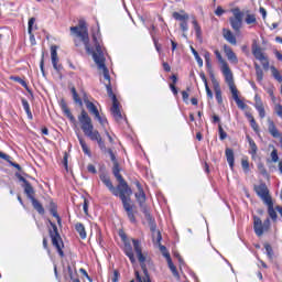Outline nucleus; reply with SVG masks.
<instances>
[{
	"label": "nucleus",
	"instance_id": "69168bd1",
	"mask_svg": "<svg viewBox=\"0 0 282 282\" xmlns=\"http://www.w3.org/2000/svg\"><path fill=\"white\" fill-rule=\"evenodd\" d=\"M120 278V274L118 273V271L113 272V278H112V282H118V279Z\"/></svg>",
	"mask_w": 282,
	"mask_h": 282
},
{
	"label": "nucleus",
	"instance_id": "c9c22d12",
	"mask_svg": "<svg viewBox=\"0 0 282 282\" xmlns=\"http://www.w3.org/2000/svg\"><path fill=\"white\" fill-rule=\"evenodd\" d=\"M78 141H79V144H80V147H82L84 153H85L86 155H90L89 147H87V143L85 142V140H83V139L80 138V135H78Z\"/></svg>",
	"mask_w": 282,
	"mask_h": 282
},
{
	"label": "nucleus",
	"instance_id": "338daca9",
	"mask_svg": "<svg viewBox=\"0 0 282 282\" xmlns=\"http://www.w3.org/2000/svg\"><path fill=\"white\" fill-rule=\"evenodd\" d=\"M258 169H259L260 173H262V175H265V167L263 166V164L260 163L258 165Z\"/></svg>",
	"mask_w": 282,
	"mask_h": 282
},
{
	"label": "nucleus",
	"instance_id": "72a5a7b5",
	"mask_svg": "<svg viewBox=\"0 0 282 282\" xmlns=\"http://www.w3.org/2000/svg\"><path fill=\"white\" fill-rule=\"evenodd\" d=\"M70 91L73 95L74 102H76V105H79V107H83V99H80L78 93H76V88L73 87Z\"/></svg>",
	"mask_w": 282,
	"mask_h": 282
},
{
	"label": "nucleus",
	"instance_id": "a18cd8bd",
	"mask_svg": "<svg viewBox=\"0 0 282 282\" xmlns=\"http://www.w3.org/2000/svg\"><path fill=\"white\" fill-rule=\"evenodd\" d=\"M250 122V127L253 129L256 133H259V124H257V121L253 119Z\"/></svg>",
	"mask_w": 282,
	"mask_h": 282
},
{
	"label": "nucleus",
	"instance_id": "c756f323",
	"mask_svg": "<svg viewBox=\"0 0 282 282\" xmlns=\"http://www.w3.org/2000/svg\"><path fill=\"white\" fill-rule=\"evenodd\" d=\"M173 19H175L176 21H181L184 22V21H188V14L187 13H184V11H181L180 12H174L173 13Z\"/></svg>",
	"mask_w": 282,
	"mask_h": 282
},
{
	"label": "nucleus",
	"instance_id": "864d4df0",
	"mask_svg": "<svg viewBox=\"0 0 282 282\" xmlns=\"http://www.w3.org/2000/svg\"><path fill=\"white\" fill-rule=\"evenodd\" d=\"M34 23H36V19L35 18H31L29 20V34H32V25H34Z\"/></svg>",
	"mask_w": 282,
	"mask_h": 282
},
{
	"label": "nucleus",
	"instance_id": "f257e3e1",
	"mask_svg": "<svg viewBox=\"0 0 282 282\" xmlns=\"http://www.w3.org/2000/svg\"><path fill=\"white\" fill-rule=\"evenodd\" d=\"M70 34H74V36H76V47H78L80 43H83L87 54H91L99 74H102L104 76V85L107 89V94L108 96H112L113 89L111 88V76H109V69L105 64V51H102V46L100 45V43H98L96 36H94V48L91 47V45H89V31L87 30V24L85 23V21H79V24L77 26H72Z\"/></svg>",
	"mask_w": 282,
	"mask_h": 282
},
{
	"label": "nucleus",
	"instance_id": "bf43d9fd",
	"mask_svg": "<svg viewBox=\"0 0 282 282\" xmlns=\"http://www.w3.org/2000/svg\"><path fill=\"white\" fill-rule=\"evenodd\" d=\"M0 158L2 159V160H6V162H11L10 161V155H8V154H6V153H3V152H0Z\"/></svg>",
	"mask_w": 282,
	"mask_h": 282
},
{
	"label": "nucleus",
	"instance_id": "e2e57ef3",
	"mask_svg": "<svg viewBox=\"0 0 282 282\" xmlns=\"http://www.w3.org/2000/svg\"><path fill=\"white\" fill-rule=\"evenodd\" d=\"M254 100H256L254 106L263 105V101H261V97H259V95L254 96Z\"/></svg>",
	"mask_w": 282,
	"mask_h": 282
},
{
	"label": "nucleus",
	"instance_id": "49530a36",
	"mask_svg": "<svg viewBox=\"0 0 282 282\" xmlns=\"http://www.w3.org/2000/svg\"><path fill=\"white\" fill-rule=\"evenodd\" d=\"M264 248H265V251H267V254H268L269 259H272V254H273L272 253V246L265 243Z\"/></svg>",
	"mask_w": 282,
	"mask_h": 282
},
{
	"label": "nucleus",
	"instance_id": "0e129e2a",
	"mask_svg": "<svg viewBox=\"0 0 282 282\" xmlns=\"http://www.w3.org/2000/svg\"><path fill=\"white\" fill-rule=\"evenodd\" d=\"M260 14H262V19H265V17H268V11H265V8L260 7Z\"/></svg>",
	"mask_w": 282,
	"mask_h": 282
},
{
	"label": "nucleus",
	"instance_id": "20e7f679",
	"mask_svg": "<svg viewBox=\"0 0 282 282\" xmlns=\"http://www.w3.org/2000/svg\"><path fill=\"white\" fill-rule=\"evenodd\" d=\"M134 252L137 253V257L139 259V263L141 264V269L144 273V276H140V272L135 271V276L139 282H151V279L149 278V271L147 270V264H144V261H147V258L144 254H142V247L140 246V241L132 239Z\"/></svg>",
	"mask_w": 282,
	"mask_h": 282
},
{
	"label": "nucleus",
	"instance_id": "bb28decb",
	"mask_svg": "<svg viewBox=\"0 0 282 282\" xmlns=\"http://www.w3.org/2000/svg\"><path fill=\"white\" fill-rule=\"evenodd\" d=\"M22 106L29 120H33L34 117L32 116V110L30 109V102L28 101V99L22 98Z\"/></svg>",
	"mask_w": 282,
	"mask_h": 282
},
{
	"label": "nucleus",
	"instance_id": "39448f33",
	"mask_svg": "<svg viewBox=\"0 0 282 282\" xmlns=\"http://www.w3.org/2000/svg\"><path fill=\"white\" fill-rule=\"evenodd\" d=\"M214 54L220 65V70L223 72V75L225 77V83H228V80H232V78H235V76L232 75V70L230 69L228 62H226V59H224L219 50H216L214 52Z\"/></svg>",
	"mask_w": 282,
	"mask_h": 282
},
{
	"label": "nucleus",
	"instance_id": "f704fd0d",
	"mask_svg": "<svg viewBox=\"0 0 282 282\" xmlns=\"http://www.w3.org/2000/svg\"><path fill=\"white\" fill-rule=\"evenodd\" d=\"M192 23H193V25H194V30H195V32H196L197 39H202V26H199V23H197V20H196V19H194V20L192 21Z\"/></svg>",
	"mask_w": 282,
	"mask_h": 282
},
{
	"label": "nucleus",
	"instance_id": "412c9836",
	"mask_svg": "<svg viewBox=\"0 0 282 282\" xmlns=\"http://www.w3.org/2000/svg\"><path fill=\"white\" fill-rule=\"evenodd\" d=\"M59 107L63 111V113L70 119L72 122H74L75 118L74 115H72V111L69 110V107H67V102H65V100H61L59 102Z\"/></svg>",
	"mask_w": 282,
	"mask_h": 282
},
{
	"label": "nucleus",
	"instance_id": "cd10ccee",
	"mask_svg": "<svg viewBox=\"0 0 282 282\" xmlns=\"http://www.w3.org/2000/svg\"><path fill=\"white\" fill-rule=\"evenodd\" d=\"M31 202H32L33 208L36 212H39L40 215H45V208H43V205L39 200H36V198H32Z\"/></svg>",
	"mask_w": 282,
	"mask_h": 282
},
{
	"label": "nucleus",
	"instance_id": "4d7b16f0",
	"mask_svg": "<svg viewBox=\"0 0 282 282\" xmlns=\"http://www.w3.org/2000/svg\"><path fill=\"white\" fill-rule=\"evenodd\" d=\"M226 11L221 8V7H217L216 11H215V15L216 17H221V14H224Z\"/></svg>",
	"mask_w": 282,
	"mask_h": 282
},
{
	"label": "nucleus",
	"instance_id": "3c124183",
	"mask_svg": "<svg viewBox=\"0 0 282 282\" xmlns=\"http://www.w3.org/2000/svg\"><path fill=\"white\" fill-rule=\"evenodd\" d=\"M241 166H242L243 171H249L250 170V163L248 162V160H242L241 161Z\"/></svg>",
	"mask_w": 282,
	"mask_h": 282
},
{
	"label": "nucleus",
	"instance_id": "4468645a",
	"mask_svg": "<svg viewBox=\"0 0 282 282\" xmlns=\"http://www.w3.org/2000/svg\"><path fill=\"white\" fill-rule=\"evenodd\" d=\"M100 180L102 182V184H105V186H107V188L110 191V193H112V195H115V197H118L119 193H120V188L113 187V183H111V178H109V176L101 174L100 175Z\"/></svg>",
	"mask_w": 282,
	"mask_h": 282
},
{
	"label": "nucleus",
	"instance_id": "393cba45",
	"mask_svg": "<svg viewBox=\"0 0 282 282\" xmlns=\"http://www.w3.org/2000/svg\"><path fill=\"white\" fill-rule=\"evenodd\" d=\"M75 230L78 232L80 239H87V231L85 230V225L77 223L75 225Z\"/></svg>",
	"mask_w": 282,
	"mask_h": 282
},
{
	"label": "nucleus",
	"instance_id": "79ce46f5",
	"mask_svg": "<svg viewBox=\"0 0 282 282\" xmlns=\"http://www.w3.org/2000/svg\"><path fill=\"white\" fill-rule=\"evenodd\" d=\"M271 162H279V151H276V149L273 148L272 152H271Z\"/></svg>",
	"mask_w": 282,
	"mask_h": 282
},
{
	"label": "nucleus",
	"instance_id": "052dcab7",
	"mask_svg": "<svg viewBox=\"0 0 282 282\" xmlns=\"http://www.w3.org/2000/svg\"><path fill=\"white\" fill-rule=\"evenodd\" d=\"M159 247H160V250H161L163 257H166V254H170L169 251L166 250V247H164L162 245H159Z\"/></svg>",
	"mask_w": 282,
	"mask_h": 282
},
{
	"label": "nucleus",
	"instance_id": "6ab92c4d",
	"mask_svg": "<svg viewBox=\"0 0 282 282\" xmlns=\"http://www.w3.org/2000/svg\"><path fill=\"white\" fill-rule=\"evenodd\" d=\"M223 36L231 45H237V37H235V34H232V31H230L228 29H223Z\"/></svg>",
	"mask_w": 282,
	"mask_h": 282
},
{
	"label": "nucleus",
	"instance_id": "0eeeda50",
	"mask_svg": "<svg viewBox=\"0 0 282 282\" xmlns=\"http://www.w3.org/2000/svg\"><path fill=\"white\" fill-rule=\"evenodd\" d=\"M253 230L258 237H262L263 232H268L270 230V218L262 221L261 218L254 216Z\"/></svg>",
	"mask_w": 282,
	"mask_h": 282
},
{
	"label": "nucleus",
	"instance_id": "5fc2aeb1",
	"mask_svg": "<svg viewBox=\"0 0 282 282\" xmlns=\"http://www.w3.org/2000/svg\"><path fill=\"white\" fill-rule=\"evenodd\" d=\"M87 171L88 173H93V175H96L97 173L96 166H94V164H88Z\"/></svg>",
	"mask_w": 282,
	"mask_h": 282
},
{
	"label": "nucleus",
	"instance_id": "680f3d73",
	"mask_svg": "<svg viewBox=\"0 0 282 282\" xmlns=\"http://www.w3.org/2000/svg\"><path fill=\"white\" fill-rule=\"evenodd\" d=\"M154 235H156V239H154V241L160 243V241H162V234H160V231H155Z\"/></svg>",
	"mask_w": 282,
	"mask_h": 282
},
{
	"label": "nucleus",
	"instance_id": "c03bdc74",
	"mask_svg": "<svg viewBox=\"0 0 282 282\" xmlns=\"http://www.w3.org/2000/svg\"><path fill=\"white\" fill-rule=\"evenodd\" d=\"M83 210H84L85 215H89V200L88 199H84Z\"/></svg>",
	"mask_w": 282,
	"mask_h": 282
},
{
	"label": "nucleus",
	"instance_id": "9b49d317",
	"mask_svg": "<svg viewBox=\"0 0 282 282\" xmlns=\"http://www.w3.org/2000/svg\"><path fill=\"white\" fill-rule=\"evenodd\" d=\"M254 191L258 197L262 199L263 204L272 202V196H270V189H268V186L265 184L256 185Z\"/></svg>",
	"mask_w": 282,
	"mask_h": 282
},
{
	"label": "nucleus",
	"instance_id": "ea45409f",
	"mask_svg": "<svg viewBox=\"0 0 282 282\" xmlns=\"http://www.w3.org/2000/svg\"><path fill=\"white\" fill-rule=\"evenodd\" d=\"M247 25H252V23H257V17L254 14H248L246 18Z\"/></svg>",
	"mask_w": 282,
	"mask_h": 282
},
{
	"label": "nucleus",
	"instance_id": "473e14b6",
	"mask_svg": "<svg viewBox=\"0 0 282 282\" xmlns=\"http://www.w3.org/2000/svg\"><path fill=\"white\" fill-rule=\"evenodd\" d=\"M50 213L57 219V224H61V216H58V213L56 212V204H54V202H51L50 204Z\"/></svg>",
	"mask_w": 282,
	"mask_h": 282
},
{
	"label": "nucleus",
	"instance_id": "9d476101",
	"mask_svg": "<svg viewBox=\"0 0 282 282\" xmlns=\"http://www.w3.org/2000/svg\"><path fill=\"white\" fill-rule=\"evenodd\" d=\"M226 83L231 91L236 105L239 107V109H246V107L248 106L241 99H239V91L237 90V86L235 85V78L229 79Z\"/></svg>",
	"mask_w": 282,
	"mask_h": 282
},
{
	"label": "nucleus",
	"instance_id": "1a4fd4ad",
	"mask_svg": "<svg viewBox=\"0 0 282 282\" xmlns=\"http://www.w3.org/2000/svg\"><path fill=\"white\" fill-rule=\"evenodd\" d=\"M232 14L234 17L229 19L230 25L235 32H239L243 23V13L239 9H234Z\"/></svg>",
	"mask_w": 282,
	"mask_h": 282
},
{
	"label": "nucleus",
	"instance_id": "37998d69",
	"mask_svg": "<svg viewBox=\"0 0 282 282\" xmlns=\"http://www.w3.org/2000/svg\"><path fill=\"white\" fill-rule=\"evenodd\" d=\"M96 120H98V122L101 124V127H105L107 124V118L101 117L100 113L98 116L95 117Z\"/></svg>",
	"mask_w": 282,
	"mask_h": 282
},
{
	"label": "nucleus",
	"instance_id": "c85d7f7f",
	"mask_svg": "<svg viewBox=\"0 0 282 282\" xmlns=\"http://www.w3.org/2000/svg\"><path fill=\"white\" fill-rule=\"evenodd\" d=\"M24 193L26 194V197H29V199H34V188L29 182H25Z\"/></svg>",
	"mask_w": 282,
	"mask_h": 282
},
{
	"label": "nucleus",
	"instance_id": "6e6d98bb",
	"mask_svg": "<svg viewBox=\"0 0 282 282\" xmlns=\"http://www.w3.org/2000/svg\"><path fill=\"white\" fill-rule=\"evenodd\" d=\"M207 97L213 100V90H210V87H208V84L205 85Z\"/></svg>",
	"mask_w": 282,
	"mask_h": 282
},
{
	"label": "nucleus",
	"instance_id": "e433bc0d",
	"mask_svg": "<svg viewBox=\"0 0 282 282\" xmlns=\"http://www.w3.org/2000/svg\"><path fill=\"white\" fill-rule=\"evenodd\" d=\"M191 50L198 66L204 67V59H202V57L199 56V53H197L193 47H191Z\"/></svg>",
	"mask_w": 282,
	"mask_h": 282
},
{
	"label": "nucleus",
	"instance_id": "aec40b11",
	"mask_svg": "<svg viewBox=\"0 0 282 282\" xmlns=\"http://www.w3.org/2000/svg\"><path fill=\"white\" fill-rule=\"evenodd\" d=\"M84 104L86 105V108L88 109L89 113H91L93 116H98L100 112L98 111V107H96V105H94V102L89 101V99H87V97H84Z\"/></svg>",
	"mask_w": 282,
	"mask_h": 282
},
{
	"label": "nucleus",
	"instance_id": "09e8293b",
	"mask_svg": "<svg viewBox=\"0 0 282 282\" xmlns=\"http://www.w3.org/2000/svg\"><path fill=\"white\" fill-rule=\"evenodd\" d=\"M256 76H257L258 83H261V80H263V69L256 70Z\"/></svg>",
	"mask_w": 282,
	"mask_h": 282
},
{
	"label": "nucleus",
	"instance_id": "f3484780",
	"mask_svg": "<svg viewBox=\"0 0 282 282\" xmlns=\"http://www.w3.org/2000/svg\"><path fill=\"white\" fill-rule=\"evenodd\" d=\"M135 186L138 188V192L134 194V196L135 199L139 202L140 206L142 207V204L147 202V195L144 194V189H142V185H140V182H137Z\"/></svg>",
	"mask_w": 282,
	"mask_h": 282
},
{
	"label": "nucleus",
	"instance_id": "de8ad7c7",
	"mask_svg": "<svg viewBox=\"0 0 282 282\" xmlns=\"http://www.w3.org/2000/svg\"><path fill=\"white\" fill-rule=\"evenodd\" d=\"M180 28L183 32H188V21L181 22Z\"/></svg>",
	"mask_w": 282,
	"mask_h": 282
},
{
	"label": "nucleus",
	"instance_id": "a19ab883",
	"mask_svg": "<svg viewBox=\"0 0 282 282\" xmlns=\"http://www.w3.org/2000/svg\"><path fill=\"white\" fill-rule=\"evenodd\" d=\"M218 133L220 140H226V138H228V134L226 133V131H224L221 124L218 126Z\"/></svg>",
	"mask_w": 282,
	"mask_h": 282
},
{
	"label": "nucleus",
	"instance_id": "603ef678",
	"mask_svg": "<svg viewBox=\"0 0 282 282\" xmlns=\"http://www.w3.org/2000/svg\"><path fill=\"white\" fill-rule=\"evenodd\" d=\"M274 109H275V113H276L280 118H282V106H281V104H276Z\"/></svg>",
	"mask_w": 282,
	"mask_h": 282
},
{
	"label": "nucleus",
	"instance_id": "2f4dec72",
	"mask_svg": "<svg viewBox=\"0 0 282 282\" xmlns=\"http://www.w3.org/2000/svg\"><path fill=\"white\" fill-rule=\"evenodd\" d=\"M165 259L167 261L172 274H174V276H177V269L175 268V264H173V260H171V254H165Z\"/></svg>",
	"mask_w": 282,
	"mask_h": 282
},
{
	"label": "nucleus",
	"instance_id": "7c9ffc66",
	"mask_svg": "<svg viewBox=\"0 0 282 282\" xmlns=\"http://www.w3.org/2000/svg\"><path fill=\"white\" fill-rule=\"evenodd\" d=\"M124 252H126L127 257L130 259L131 263H134L135 257L133 256V249L131 248V245L126 243Z\"/></svg>",
	"mask_w": 282,
	"mask_h": 282
},
{
	"label": "nucleus",
	"instance_id": "6e6552de",
	"mask_svg": "<svg viewBox=\"0 0 282 282\" xmlns=\"http://www.w3.org/2000/svg\"><path fill=\"white\" fill-rule=\"evenodd\" d=\"M251 52H252L254 58L261 63L263 69H269L270 59H268L265 53H263V50L259 45L253 44Z\"/></svg>",
	"mask_w": 282,
	"mask_h": 282
},
{
	"label": "nucleus",
	"instance_id": "13d9d810",
	"mask_svg": "<svg viewBox=\"0 0 282 282\" xmlns=\"http://www.w3.org/2000/svg\"><path fill=\"white\" fill-rule=\"evenodd\" d=\"M205 63L207 67H210V53L208 52L205 53Z\"/></svg>",
	"mask_w": 282,
	"mask_h": 282
},
{
	"label": "nucleus",
	"instance_id": "2eb2a0df",
	"mask_svg": "<svg viewBox=\"0 0 282 282\" xmlns=\"http://www.w3.org/2000/svg\"><path fill=\"white\" fill-rule=\"evenodd\" d=\"M58 46L53 45L51 46V61H52V65L54 67V69L56 72H61V65H58Z\"/></svg>",
	"mask_w": 282,
	"mask_h": 282
},
{
	"label": "nucleus",
	"instance_id": "a878e982",
	"mask_svg": "<svg viewBox=\"0 0 282 282\" xmlns=\"http://www.w3.org/2000/svg\"><path fill=\"white\" fill-rule=\"evenodd\" d=\"M247 140L249 142V153H251V155H257V152L259 151V148L257 147V143L254 142V140H252V138H250V135H247Z\"/></svg>",
	"mask_w": 282,
	"mask_h": 282
},
{
	"label": "nucleus",
	"instance_id": "b1692460",
	"mask_svg": "<svg viewBox=\"0 0 282 282\" xmlns=\"http://www.w3.org/2000/svg\"><path fill=\"white\" fill-rule=\"evenodd\" d=\"M268 124H269V133H271L272 137L274 138H281V132H279V129H276L274 121L269 119Z\"/></svg>",
	"mask_w": 282,
	"mask_h": 282
},
{
	"label": "nucleus",
	"instance_id": "7ed1b4c3",
	"mask_svg": "<svg viewBox=\"0 0 282 282\" xmlns=\"http://www.w3.org/2000/svg\"><path fill=\"white\" fill-rule=\"evenodd\" d=\"M78 120L82 124V130L84 131L85 135H87V138H90V140H95L100 149H105V141H102L100 132H98V130H94V123H91V118L89 117L87 111L82 110Z\"/></svg>",
	"mask_w": 282,
	"mask_h": 282
},
{
	"label": "nucleus",
	"instance_id": "a211bd4d",
	"mask_svg": "<svg viewBox=\"0 0 282 282\" xmlns=\"http://www.w3.org/2000/svg\"><path fill=\"white\" fill-rule=\"evenodd\" d=\"M212 83L214 86V91L216 94V100L219 105H221V102H224V99L221 98V87L219 86V82L215 77H213Z\"/></svg>",
	"mask_w": 282,
	"mask_h": 282
},
{
	"label": "nucleus",
	"instance_id": "f8f14e48",
	"mask_svg": "<svg viewBox=\"0 0 282 282\" xmlns=\"http://www.w3.org/2000/svg\"><path fill=\"white\" fill-rule=\"evenodd\" d=\"M108 96L112 100V107L110 108L111 115L113 116L115 120L119 122V120L122 118V111H120V102L118 101L116 94Z\"/></svg>",
	"mask_w": 282,
	"mask_h": 282
},
{
	"label": "nucleus",
	"instance_id": "774afa93",
	"mask_svg": "<svg viewBox=\"0 0 282 282\" xmlns=\"http://www.w3.org/2000/svg\"><path fill=\"white\" fill-rule=\"evenodd\" d=\"M183 100L186 102L188 100V93L182 91Z\"/></svg>",
	"mask_w": 282,
	"mask_h": 282
},
{
	"label": "nucleus",
	"instance_id": "8fccbe9b",
	"mask_svg": "<svg viewBox=\"0 0 282 282\" xmlns=\"http://www.w3.org/2000/svg\"><path fill=\"white\" fill-rule=\"evenodd\" d=\"M13 80H15V83H19L20 85H22V87L28 88V83H25V80L21 79V77H13Z\"/></svg>",
	"mask_w": 282,
	"mask_h": 282
},
{
	"label": "nucleus",
	"instance_id": "ddd939ff",
	"mask_svg": "<svg viewBox=\"0 0 282 282\" xmlns=\"http://www.w3.org/2000/svg\"><path fill=\"white\" fill-rule=\"evenodd\" d=\"M108 153L110 155V160L113 163L112 173L118 182H124L122 174H120V165L118 164V160L116 159V154H113L112 149H108Z\"/></svg>",
	"mask_w": 282,
	"mask_h": 282
},
{
	"label": "nucleus",
	"instance_id": "423d86ee",
	"mask_svg": "<svg viewBox=\"0 0 282 282\" xmlns=\"http://www.w3.org/2000/svg\"><path fill=\"white\" fill-rule=\"evenodd\" d=\"M50 225L53 228V231H51L52 243L53 246L56 247V250L59 257H65V253L63 252V248H64L63 239L61 238V235H58V228L52 221H50Z\"/></svg>",
	"mask_w": 282,
	"mask_h": 282
},
{
	"label": "nucleus",
	"instance_id": "dca6fc26",
	"mask_svg": "<svg viewBox=\"0 0 282 282\" xmlns=\"http://www.w3.org/2000/svg\"><path fill=\"white\" fill-rule=\"evenodd\" d=\"M224 52H225V55H226L227 59L229 62H231L232 65H237L239 63V58L237 57V54H235L232 52V48H230V46L225 45L224 46Z\"/></svg>",
	"mask_w": 282,
	"mask_h": 282
},
{
	"label": "nucleus",
	"instance_id": "f03ea898",
	"mask_svg": "<svg viewBox=\"0 0 282 282\" xmlns=\"http://www.w3.org/2000/svg\"><path fill=\"white\" fill-rule=\"evenodd\" d=\"M118 188V197H120L122 202L123 208L128 215V219L132 224H135V215H133V205H131V195H133V191H131V187H129L127 181L119 182Z\"/></svg>",
	"mask_w": 282,
	"mask_h": 282
},
{
	"label": "nucleus",
	"instance_id": "58836bf2",
	"mask_svg": "<svg viewBox=\"0 0 282 282\" xmlns=\"http://www.w3.org/2000/svg\"><path fill=\"white\" fill-rule=\"evenodd\" d=\"M257 111L259 112L260 118H265V108L262 105L254 106Z\"/></svg>",
	"mask_w": 282,
	"mask_h": 282
},
{
	"label": "nucleus",
	"instance_id": "4c0bfd02",
	"mask_svg": "<svg viewBox=\"0 0 282 282\" xmlns=\"http://www.w3.org/2000/svg\"><path fill=\"white\" fill-rule=\"evenodd\" d=\"M271 72L275 78V80H279V83L282 82V77H281V73H279V69H276V67L272 66L271 67Z\"/></svg>",
	"mask_w": 282,
	"mask_h": 282
},
{
	"label": "nucleus",
	"instance_id": "4be33fe9",
	"mask_svg": "<svg viewBox=\"0 0 282 282\" xmlns=\"http://www.w3.org/2000/svg\"><path fill=\"white\" fill-rule=\"evenodd\" d=\"M265 206H268V215L272 219V221H276L278 215H276V209H274V203L269 202L265 203Z\"/></svg>",
	"mask_w": 282,
	"mask_h": 282
},
{
	"label": "nucleus",
	"instance_id": "5701e85b",
	"mask_svg": "<svg viewBox=\"0 0 282 282\" xmlns=\"http://www.w3.org/2000/svg\"><path fill=\"white\" fill-rule=\"evenodd\" d=\"M225 155L227 158V162L230 169H235V152L232 151V149L227 148L225 151Z\"/></svg>",
	"mask_w": 282,
	"mask_h": 282
}]
</instances>
